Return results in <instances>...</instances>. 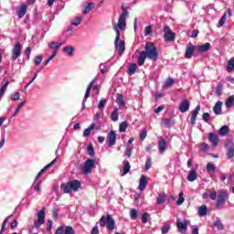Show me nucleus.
<instances>
[{"label": "nucleus", "mask_w": 234, "mask_h": 234, "mask_svg": "<svg viewBox=\"0 0 234 234\" xmlns=\"http://www.w3.org/2000/svg\"><path fill=\"white\" fill-rule=\"evenodd\" d=\"M122 13L121 14L118 22L112 23V28L116 34L114 47L116 50H118L119 55L122 56L123 52H125V42L120 40V32H123L127 27V17H129V11H127V5L122 4L121 6Z\"/></svg>", "instance_id": "1"}, {"label": "nucleus", "mask_w": 234, "mask_h": 234, "mask_svg": "<svg viewBox=\"0 0 234 234\" xmlns=\"http://www.w3.org/2000/svg\"><path fill=\"white\" fill-rule=\"evenodd\" d=\"M143 52L144 53V56H146L148 59H152V61H156V59H158V51L153 42H147L145 44V50Z\"/></svg>", "instance_id": "2"}, {"label": "nucleus", "mask_w": 234, "mask_h": 234, "mask_svg": "<svg viewBox=\"0 0 234 234\" xmlns=\"http://www.w3.org/2000/svg\"><path fill=\"white\" fill-rule=\"evenodd\" d=\"M80 187H81V183L78 180L69 181L61 185L63 193H72V191H78Z\"/></svg>", "instance_id": "3"}, {"label": "nucleus", "mask_w": 234, "mask_h": 234, "mask_svg": "<svg viewBox=\"0 0 234 234\" xmlns=\"http://www.w3.org/2000/svg\"><path fill=\"white\" fill-rule=\"evenodd\" d=\"M45 209H41L37 214V220L34 221V228L39 229L43 224H45Z\"/></svg>", "instance_id": "4"}, {"label": "nucleus", "mask_w": 234, "mask_h": 234, "mask_svg": "<svg viewBox=\"0 0 234 234\" xmlns=\"http://www.w3.org/2000/svg\"><path fill=\"white\" fill-rule=\"evenodd\" d=\"M94 164H95L94 159H88L85 162L84 166L82 168L83 175H89L90 173H91L92 169H94Z\"/></svg>", "instance_id": "5"}, {"label": "nucleus", "mask_w": 234, "mask_h": 234, "mask_svg": "<svg viewBox=\"0 0 234 234\" xmlns=\"http://www.w3.org/2000/svg\"><path fill=\"white\" fill-rule=\"evenodd\" d=\"M189 221L182 220L179 218L176 219V228L179 233H186L187 231V224Z\"/></svg>", "instance_id": "6"}, {"label": "nucleus", "mask_w": 234, "mask_h": 234, "mask_svg": "<svg viewBox=\"0 0 234 234\" xmlns=\"http://www.w3.org/2000/svg\"><path fill=\"white\" fill-rule=\"evenodd\" d=\"M19 56H21V43L16 42L15 47L12 49V61H16Z\"/></svg>", "instance_id": "7"}, {"label": "nucleus", "mask_w": 234, "mask_h": 234, "mask_svg": "<svg viewBox=\"0 0 234 234\" xmlns=\"http://www.w3.org/2000/svg\"><path fill=\"white\" fill-rule=\"evenodd\" d=\"M164 36H165V41H168V42L175 41V33L171 31L170 27H167V26L164 27Z\"/></svg>", "instance_id": "8"}, {"label": "nucleus", "mask_w": 234, "mask_h": 234, "mask_svg": "<svg viewBox=\"0 0 234 234\" xmlns=\"http://www.w3.org/2000/svg\"><path fill=\"white\" fill-rule=\"evenodd\" d=\"M55 234H74V229L70 226H60L57 229Z\"/></svg>", "instance_id": "9"}, {"label": "nucleus", "mask_w": 234, "mask_h": 234, "mask_svg": "<svg viewBox=\"0 0 234 234\" xmlns=\"http://www.w3.org/2000/svg\"><path fill=\"white\" fill-rule=\"evenodd\" d=\"M226 198H228V192L219 191L218 200L216 203L217 207H220V206H223V204H226Z\"/></svg>", "instance_id": "10"}, {"label": "nucleus", "mask_w": 234, "mask_h": 234, "mask_svg": "<svg viewBox=\"0 0 234 234\" xmlns=\"http://www.w3.org/2000/svg\"><path fill=\"white\" fill-rule=\"evenodd\" d=\"M56 162H58L57 158L53 159V161L51 163L48 164L43 169H41L39 171V173L37 175V176L35 178V182H37V180H39V177L41 176V175H43V173H45V171H47V169H50V167H52V165H54L56 164Z\"/></svg>", "instance_id": "11"}, {"label": "nucleus", "mask_w": 234, "mask_h": 234, "mask_svg": "<svg viewBox=\"0 0 234 234\" xmlns=\"http://www.w3.org/2000/svg\"><path fill=\"white\" fill-rule=\"evenodd\" d=\"M96 84V79L92 80L91 82L89 84L87 90H86V93L84 95V99L82 101V106L85 107V101H87V99L89 98V96H90V90L92 89V85Z\"/></svg>", "instance_id": "12"}, {"label": "nucleus", "mask_w": 234, "mask_h": 234, "mask_svg": "<svg viewBox=\"0 0 234 234\" xmlns=\"http://www.w3.org/2000/svg\"><path fill=\"white\" fill-rule=\"evenodd\" d=\"M190 105L191 104L189 103V101L187 100L182 101L179 104L180 112H187V111H189Z\"/></svg>", "instance_id": "13"}, {"label": "nucleus", "mask_w": 234, "mask_h": 234, "mask_svg": "<svg viewBox=\"0 0 234 234\" xmlns=\"http://www.w3.org/2000/svg\"><path fill=\"white\" fill-rule=\"evenodd\" d=\"M193 52H195V46L192 43H189L185 53V58H186V59H191Z\"/></svg>", "instance_id": "14"}, {"label": "nucleus", "mask_w": 234, "mask_h": 234, "mask_svg": "<svg viewBox=\"0 0 234 234\" xmlns=\"http://www.w3.org/2000/svg\"><path fill=\"white\" fill-rule=\"evenodd\" d=\"M165 149H167V143L165 142V139L161 138L158 143L159 153L164 154V153H165Z\"/></svg>", "instance_id": "15"}, {"label": "nucleus", "mask_w": 234, "mask_h": 234, "mask_svg": "<svg viewBox=\"0 0 234 234\" xmlns=\"http://www.w3.org/2000/svg\"><path fill=\"white\" fill-rule=\"evenodd\" d=\"M200 112V105H197L195 109V111L192 112V116L190 119V123L192 125H195L196 122H197V116H198V113Z\"/></svg>", "instance_id": "16"}, {"label": "nucleus", "mask_w": 234, "mask_h": 234, "mask_svg": "<svg viewBox=\"0 0 234 234\" xmlns=\"http://www.w3.org/2000/svg\"><path fill=\"white\" fill-rule=\"evenodd\" d=\"M145 187H147V177L143 175L139 180V191H144Z\"/></svg>", "instance_id": "17"}, {"label": "nucleus", "mask_w": 234, "mask_h": 234, "mask_svg": "<svg viewBox=\"0 0 234 234\" xmlns=\"http://www.w3.org/2000/svg\"><path fill=\"white\" fill-rule=\"evenodd\" d=\"M108 140L110 147H112L116 144V133L114 131L110 132Z\"/></svg>", "instance_id": "18"}, {"label": "nucleus", "mask_w": 234, "mask_h": 234, "mask_svg": "<svg viewBox=\"0 0 234 234\" xmlns=\"http://www.w3.org/2000/svg\"><path fill=\"white\" fill-rule=\"evenodd\" d=\"M208 140L211 142L213 147H217V145H218V136H217V134L209 133Z\"/></svg>", "instance_id": "19"}, {"label": "nucleus", "mask_w": 234, "mask_h": 234, "mask_svg": "<svg viewBox=\"0 0 234 234\" xmlns=\"http://www.w3.org/2000/svg\"><path fill=\"white\" fill-rule=\"evenodd\" d=\"M213 111L217 115L222 114V101H217L213 108Z\"/></svg>", "instance_id": "20"}, {"label": "nucleus", "mask_w": 234, "mask_h": 234, "mask_svg": "<svg viewBox=\"0 0 234 234\" xmlns=\"http://www.w3.org/2000/svg\"><path fill=\"white\" fill-rule=\"evenodd\" d=\"M197 48L199 52H207V50L211 48V44L205 43L201 46H197Z\"/></svg>", "instance_id": "21"}, {"label": "nucleus", "mask_w": 234, "mask_h": 234, "mask_svg": "<svg viewBox=\"0 0 234 234\" xmlns=\"http://www.w3.org/2000/svg\"><path fill=\"white\" fill-rule=\"evenodd\" d=\"M27 5H22L20 6V9L17 12L18 17L22 19V17H25V15L27 14Z\"/></svg>", "instance_id": "22"}, {"label": "nucleus", "mask_w": 234, "mask_h": 234, "mask_svg": "<svg viewBox=\"0 0 234 234\" xmlns=\"http://www.w3.org/2000/svg\"><path fill=\"white\" fill-rule=\"evenodd\" d=\"M197 215H199L200 217H206V215H207V207H206V205H202L201 207H199L197 210Z\"/></svg>", "instance_id": "23"}, {"label": "nucleus", "mask_w": 234, "mask_h": 234, "mask_svg": "<svg viewBox=\"0 0 234 234\" xmlns=\"http://www.w3.org/2000/svg\"><path fill=\"white\" fill-rule=\"evenodd\" d=\"M63 51L66 52L69 58H72V56H74V47L72 46L64 47Z\"/></svg>", "instance_id": "24"}, {"label": "nucleus", "mask_w": 234, "mask_h": 234, "mask_svg": "<svg viewBox=\"0 0 234 234\" xmlns=\"http://www.w3.org/2000/svg\"><path fill=\"white\" fill-rule=\"evenodd\" d=\"M145 58H147V57L144 51L139 54L137 63L140 67H142V65H144L145 63Z\"/></svg>", "instance_id": "25"}, {"label": "nucleus", "mask_w": 234, "mask_h": 234, "mask_svg": "<svg viewBox=\"0 0 234 234\" xmlns=\"http://www.w3.org/2000/svg\"><path fill=\"white\" fill-rule=\"evenodd\" d=\"M186 178H187L188 182H195V180H197V172L195 170H191L188 173V176Z\"/></svg>", "instance_id": "26"}, {"label": "nucleus", "mask_w": 234, "mask_h": 234, "mask_svg": "<svg viewBox=\"0 0 234 234\" xmlns=\"http://www.w3.org/2000/svg\"><path fill=\"white\" fill-rule=\"evenodd\" d=\"M94 127H96V124H94V122H92L89 128L85 129L83 132V136L85 138H87V136H90V132L94 131Z\"/></svg>", "instance_id": "27"}, {"label": "nucleus", "mask_w": 234, "mask_h": 234, "mask_svg": "<svg viewBox=\"0 0 234 234\" xmlns=\"http://www.w3.org/2000/svg\"><path fill=\"white\" fill-rule=\"evenodd\" d=\"M233 69H234V58L228 60L227 72H233Z\"/></svg>", "instance_id": "28"}, {"label": "nucleus", "mask_w": 234, "mask_h": 234, "mask_svg": "<svg viewBox=\"0 0 234 234\" xmlns=\"http://www.w3.org/2000/svg\"><path fill=\"white\" fill-rule=\"evenodd\" d=\"M129 171H131V165L127 161H124L123 162V169H122V176H125V175H127V173H129Z\"/></svg>", "instance_id": "29"}, {"label": "nucleus", "mask_w": 234, "mask_h": 234, "mask_svg": "<svg viewBox=\"0 0 234 234\" xmlns=\"http://www.w3.org/2000/svg\"><path fill=\"white\" fill-rule=\"evenodd\" d=\"M48 47H49V48H52L54 50V52L58 53L59 47H61V43L51 42V43H49Z\"/></svg>", "instance_id": "30"}, {"label": "nucleus", "mask_w": 234, "mask_h": 234, "mask_svg": "<svg viewBox=\"0 0 234 234\" xmlns=\"http://www.w3.org/2000/svg\"><path fill=\"white\" fill-rule=\"evenodd\" d=\"M109 217H111V215H107L106 217L102 216L101 218L100 226H101V228H104V226H107V224L109 222Z\"/></svg>", "instance_id": "31"}, {"label": "nucleus", "mask_w": 234, "mask_h": 234, "mask_svg": "<svg viewBox=\"0 0 234 234\" xmlns=\"http://www.w3.org/2000/svg\"><path fill=\"white\" fill-rule=\"evenodd\" d=\"M117 103H118L120 109H123V107H125V101H123L122 95L117 96Z\"/></svg>", "instance_id": "32"}, {"label": "nucleus", "mask_w": 234, "mask_h": 234, "mask_svg": "<svg viewBox=\"0 0 234 234\" xmlns=\"http://www.w3.org/2000/svg\"><path fill=\"white\" fill-rule=\"evenodd\" d=\"M81 21H83V17L76 16L71 20V25H73V27H78V25L81 24Z\"/></svg>", "instance_id": "33"}, {"label": "nucleus", "mask_w": 234, "mask_h": 234, "mask_svg": "<svg viewBox=\"0 0 234 234\" xmlns=\"http://www.w3.org/2000/svg\"><path fill=\"white\" fill-rule=\"evenodd\" d=\"M219 134L221 136H226V134H228V133H229V127L228 126H222L219 131H218Z\"/></svg>", "instance_id": "34"}, {"label": "nucleus", "mask_w": 234, "mask_h": 234, "mask_svg": "<svg viewBox=\"0 0 234 234\" xmlns=\"http://www.w3.org/2000/svg\"><path fill=\"white\" fill-rule=\"evenodd\" d=\"M233 103H234V97L229 96L226 101L225 105L228 109H229L230 107H233Z\"/></svg>", "instance_id": "35"}, {"label": "nucleus", "mask_w": 234, "mask_h": 234, "mask_svg": "<svg viewBox=\"0 0 234 234\" xmlns=\"http://www.w3.org/2000/svg\"><path fill=\"white\" fill-rule=\"evenodd\" d=\"M93 6H94V3H92V2L89 3L86 5L85 9L82 11V14H84V15L89 14V12H90L92 10Z\"/></svg>", "instance_id": "36"}, {"label": "nucleus", "mask_w": 234, "mask_h": 234, "mask_svg": "<svg viewBox=\"0 0 234 234\" xmlns=\"http://www.w3.org/2000/svg\"><path fill=\"white\" fill-rule=\"evenodd\" d=\"M166 198H167V196H165V194L159 195L156 200V204H164Z\"/></svg>", "instance_id": "37"}, {"label": "nucleus", "mask_w": 234, "mask_h": 234, "mask_svg": "<svg viewBox=\"0 0 234 234\" xmlns=\"http://www.w3.org/2000/svg\"><path fill=\"white\" fill-rule=\"evenodd\" d=\"M118 116H119L118 110H117V108H115L111 115L112 121L118 122Z\"/></svg>", "instance_id": "38"}, {"label": "nucleus", "mask_w": 234, "mask_h": 234, "mask_svg": "<svg viewBox=\"0 0 234 234\" xmlns=\"http://www.w3.org/2000/svg\"><path fill=\"white\" fill-rule=\"evenodd\" d=\"M130 218L133 220H135V218H138V211L134 208H131L130 210Z\"/></svg>", "instance_id": "39"}, {"label": "nucleus", "mask_w": 234, "mask_h": 234, "mask_svg": "<svg viewBox=\"0 0 234 234\" xmlns=\"http://www.w3.org/2000/svg\"><path fill=\"white\" fill-rule=\"evenodd\" d=\"M34 189L35 191H37V193H41V180H37V182L34 181Z\"/></svg>", "instance_id": "40"}, {"label": "nucleus", "mask_w": 234, "mask_h": 234, "mask_svg": "<svg viewBox=\"0 0 234 234\" xmlns=\"http://www.w3.org/2000/svg\"><path fill=\"white\" fill-rule=\"evenodd\" d=\"M8 85H10V81H6L5 83V85L2 86V88L0 89V94H2V96H5V92H6V89H8Z\"/></svg>", "instance_id": "41"}, {"label": "nucleus", "mask_w": 234, "mask_h": 234, "mask_svg": "<svg viewBox=\"0 0 234 234\" xmlns=\"http://www.w3.org/2000/svg\"><path fill=\"white\" fill-rule=\"evenodd\" d=\"M119 131L120 133H125V131H127V122H121L119 126Z\"/></svg>", "instance_id": "42"}, {"label": "nucleus", "mask_w": 234, "mask_h": 234, "mask_svg": "<svg viewBox=\"0 0 234 234\" xmlns=\"http://www.w3.org/2000/svg\"><path fill=\"white\" fill-rule=\"evenodd\" d=\"M99 69L101 74H107V72H109V68H107L105 64H100Z\"/></svg>", "instance_id": "43"}, {"label": "nucleus", "mask_w": 234, "mask_h": 234, "mask_svg": "<svg viewBox=\"0 0 234 234\" xmlns=\"http://www.w3.org/2000/svg\"><path fill=\"white\" fill-rule=\"evenodd\" d=\"M185 200L186 199L184 198V192H180L179 193V198L176 201L177 206H182V204H184Z\"/></svg>", "instance_id": "44"}, {"label": "nucleus", "mask_w": 234, "mask_h": 234, "mask_svg": "<svg viewBox=\"0 0 234 234\" xmlns=\"http://www.w3.org/2000/svg\"><path fill=\"white\" fill-rule=\"evenodd\" d=\"M108 228L109 229L112 230L114 229V219H112V217H109V219H108Z\"/></svg>", "instance_id": "45"}, {"label": "nucleus", "mask_w": 234, "mask_h": 234, "mask_svg": "<svg viewBox=\"0 0 234 234\" xmlns=\"http://www.w3.org/2000/svg\"><path fill=\"white\" fill-rule=\"evenodd\" d=\"M227 17H228V14L224 13L221 18L219 19V22H218L219 27H224Z\"/></svg>", "instance_id": "46"}, {"label": "nucleus", "mask_w": 234, "mask_h": 234, "mask_svg": "<svg viewBox=\"0 0 234 234\" xmlns=\"http://www.w3.org/2000/svg\"><path fill=\"white\" fill-rule=\"evenodd\" d=\"M153 34V27L152 26H147L144 28V36H151Z\"/></svg>", "instance_id": "47"}, {"label": "nucleus", "mask_w": 234, "mask_h": 234, "mask_svg": "<svg viewBox=\"0 0 234 234\" xmlns=\"http://www.w3.org/2000/svg\"><path fill=\"white\" fill-rule=\"evenodd\" d=\"M10 219V217L5 218L2 224V229L0 230V234H3V231H5V229L6 228V225L8 224V220Z\"/></svg>", "instance_id": "48"}, {"label": "nucleus", "mask_w": 234, "mask_h": 234, "mask_svg": "<svg viewBox=\"0 0 234 234\" xmlns=\"http://www.w3.org/2000/svg\"><path fill=\"white\" fill-rule=\"evenodd\" d=\"M142 220L144 224H147V222H149V214L147 212H144L142 215Z\"/></svg>", "instance_id": "49"}, {"label": "nucleus", "mask_w": 234, "mask_h": 234, "mask_svg": "<svg viewBox=\"0 0 234 234\" xmlns=\"http://www.w3.org/2000/svg\"><path fill=\"white\" fill-rule=\"evenodd\" d=\"M136 69H138V66H136V64H132L129 67V72L131 75L134 74V72H136Z\"/></svg>", "instance_id": "50"}, {"label": "nucleus", "mask_w": 234, "mask_h": 234, "mask_svg": "<svg viewBox=\"0 0 234 234\" xmlns=\"http://www.w3.org/2000/svg\"><path fill=\"white\" fill-rule=\"evenodd\" d=\"M25 103H26V101H22V102H20V103L18 104V106H17L16 112H15L14 114H13V117L18 114V112L21 111V107H23V105H25Z\"/></svg>", "instance_id": "51"}, {"label": "nucleus", "mask_w": 234, "mask_h": 234, "mask_svg": "<svg viewBox=\"0 0 234 234\" xmlns=\"http://www.w3.org/2000/svg\"><path fill=\"white\" fill-rule=\"evenodd\" d=\"M153 162L151 160V157H148L145 163V170L149 171V169H151V165H152Z\"/></svg>", "instance_id": "52"}, {"label": "nucleus", "mask_w": 234, "mask_h": 234, "mask_svg": "<svg viewBox=\"0 0 234 234\" xmlns=\"http://www.w3.org/2000/svg\"><path fill=\"white\" fill-rule=\"evenodd\" d=\"M216 167L215 165L213 163H207V171L211 172V171H215Z\"/></svg>", "instance_id": "53"}, {"label": "nucleus", "mask_w": 234, "mask_h": 234, "mask_svg": "<svg viewBox=\"0 0 234 234\" xmlns=\"http://www.w3.org/2000/svg\"><path fill=\"white\" fill-rule=\"evenodd\" d=\"M208 197H209L210 200H217V191L216 190H212L208 194Z\"/></svg>", "instance_id": "54"}, {"label": "nucleus", "mask_w": 234, "mask_h": 234, "mask_svg": "<svg viewBox=\"0 0 234 234\" xmlns=\"http://www.w3.org/2000/svg\"><path fill=\"white\" fill-rule=\"evenodd\" d=\"M106 103H107V100H105V99L101 100L98 104V109H103V107H105Z\"/></svg>", "instance_id": "55"}, {"label": "nucleus", "mask_w": 234, "mask_h": 234, "mask_svg": "<svg viewBox=\"0 0 234 234\" xmlns=\"http://www.w3.org/2000/svg\"><path fill=\"white\" fill-rule=\"evenodd\" d=\"M214 226L218 228V229H224V225L219 220L216 221Z\"/></svg>", "instance_id": "56"}, {"label": "nucleus", "mask_w": 234, "mask_h": 234, "mask_svg": "<svg viewBox=\"0 0 234 234\" xmlns=\"http://www.w3.org/2000/svg\"><path fill=\"white\" fill-rule=\"evenodd\" d=\"M173 83H175V80L169 78V79L166 80L165 85V87H171L173 85Z\"/></svg>", "instance_id": "57"}, {"label": "nucleus", "mask_w": 234, "mask_h": 234, "mask_svg": "<svg viewBox=\"0 0 234 234\" xmlns=\"http://www.w3.org/2000/svg\"><path fill=\"white\" fill-rule=\"evenodd\" d=\"M169 229H171V226L167 225V226H164L161 231L163 234H165V233H169Z\"/></svg>", "instance_id": "58"}, {"label": "nucleus", "mask_w": 234, "mask_h": 234, "mask_svg": "<svg viewBox=\"0 0 234 234\" xmlns=\"http://www.w3.org/2000/svg\"><path fill=\"white\" fill-rule=\"evenodd\" d=\"M227 156H228V158H233V156H234V149L233 148H229L228 150Z\"/></svg>", "instance_id": "59"}, {"label": "nucleus", "mask_w": 234, "mask_h": 234, "mask_svg": "<svg viewBox=\"0 0 234 234\" xmlns=\"http://www.w3.org/2000/svg\"><path fill=\"white\" fill-rule=\"evenodd\" d=\"M41 61H43V57L37 56L35 58V65H40Z\"/></svg>", "instance_id": "60"}, {"label": "nucleus", "mask_w": 234, "mask_h": 234, "mask_svg": "<svg viewBox=\"0 0 234 234\" xmlns=\"http://www.w3.org/2000/svg\"><path fill=\"white\" fill-rule=\"evenodd\" d=\"M19 98H21V93H19V92H15L14 94H13V101H17V100H19Z\"/></svg>", "instance_id": "61"}, {"label": "nucleus", "mask_w": 234, "mask_h": 234, "mask_svg": "<svg viewBox=\"0 0 234 234\" xmlns=\"http://www.w3.org/2000/svg\"><path fill=\"white\" fill-rule=\"evenodd\" d=\"M147 137V130H143L142 133H140V138L141 140H145Z\"/></svg>", "instance_id": "62"}, {"label": "nucleus", "mask_w": 234, "mask_h": 234, "mask_svg": "<svg viewBox=\"0 0 234 234\" xmlns=\"http://www.w3.org/2000/svg\"><path fill=\"white\" fill-rule=\"evenodd\" d=\"M192 234H198V227L197 225L191 226Z\"/></svg>", "instance_id": "63"}, {"label": "nucleus", "mask_w": 234, "mask_h": 234, "mask_svg": "<svg viewBox=\"0 0 234 234\" xmlns=\"http://www.w3.org/2000/svg\"><path fill=\"white\" fill-rule=\"evenodd\" d=\"M209 118H210L209 113H207V112L203 113L204 122H208Z\"/></svg>", "instance_id": "64"}]
</instances>
